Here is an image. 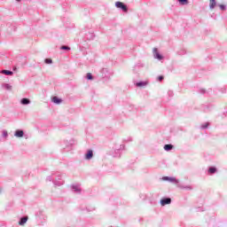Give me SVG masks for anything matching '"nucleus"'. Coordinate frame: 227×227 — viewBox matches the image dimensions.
I'll use <instances>...</instances> for the list:
<instances>
[{"label":"nucleus","mask_w":227,"mask_h":227,"mask_svg":"<svg viewBox=\"0 0 227 227\" xmlns=\"http://www.w3.org/2000/svg\"><path fill=\"white\" fill-rule=\"evenodd\" d=\"M115 6L117 8H120L121 10H122L123 12H128V8L127 5H125L122 2H116L115 3Z\"/></svg>","instance_id":"nucleus-1"},{"label":"nucleus","mask_w":227,"mask_h":227,"mask_svg":"<svg viewBox=\"0 0 227 227\" xmlns=\"http://www.w3.org/2000/svg\"><path fill=\"white\" fill-rule=\"evenodd\" d=\"M2 74H4L5 75H13V72L8 70H3Z\"/></svg>","instance_id":"nucleus-10"},{"label":"nucleus","mask_w":227,"mask_h":227,"mask_svg":"<svg viewBox=\"0 0 227 227\" xmlns=\"http://www.w3.org/2000/svg\"><path fill=\"white\" fill-rule=\"evenodd\" d=\"M207 125L204 126L203 129H207Z\"/></svg>","instance_id":"nucleus-22"},{"label":"nucleus","mask_w":227,"mask_h":227,"mask_svg":"<svg viewBox=\"0 0 227 227\" xmlns=\"http://www.w3.org/2000/svg\"><path fill=\"white\" fill-rule=\"evenodd\" d=\"M16 1L20 2V0H16Z\"/></svg>","instance_id":"nucleus-23"},{"label":"nucleus","mask_w":227,"mask_h":227,"mask_svg":"<svg viewBox=\"0 0 227 227\" xmlns=\"http://www.w3.org/2000/svg\"><path fill=\"white\" fill-rule=\"evenodd\" d=\"M137 86H146V82H138Z\"/></svg>","instance_id":"nucleus-17"},{"label":"nucleus","mask_w":227,"mask_h":227,"mask_svg":"<svg viewBox=\"0 0 227 227\" xmlns=\"http://www.w3.org/2000/svg\"><path fill=\"white\" fill-rule=\"evenodd\" d=\"M87 79H89V81H93V75H91V73L87 74Z\"/></svg>","instance_id":"nucleus-14"},{"label":"nucleus","mask_w":227,"mask_h":227,"mask_svg":"<svg viewBox=\"0 0 227 227\" xmlns=\"http://www.w3.org/2000/svg\"><path fill=\"white\" fill-rule=\"evenodd\" d=\"M178 2L180 3V4H189L188 0H178Z\"/></svg>","instance_id":"nucleus-13"},{"label":"nucleus","mask_w":227,"mask_h":227,"mask_svg":"<svg viewBox=\"0 0 227 227\" xmlns=\"http://www.w3.org/2000/svg\"><path fill=\"white\" fill-rule=\"evenodd\" d=\"M27 216L22 217L19 222L20 226H24L27 223Z\"/></svg>","instance_id":"nucleus-5"},{"label":"nucleus","mask_w":227,"mask_h":227,"mask_svg":"<svg viewBox=\"0 0 227 227\" xmlns=\"http://www.w3.org/2000/svg\"><path fill=\"white\" fill-rule=\"evenodd\" d=\"M29 99H27V98H23L22 100H21V104H23V106H26V105H27V104H29Z\"/></svg>","instance_id":"nucleus-11"},{"label":"nucleus","mask_w":227,"mask_h":227,"mask_svg":"<svg viewBox=\"0 0 227 227\" xmlns=\"http://www.w3.org/2000/svg\"><path fill=\"white\" fill-rule=\"evenodd\" d=\"M85 159L87 160H90V159H93V151L89 150L88 153L85 155Z\"/></svg>","instance_id":"nucleus-4"},{"label":"nucleus","mask_w":227,"mask_h":227,"mask_svg":"<svg viewBox=\"0 0 227 227\" xmlns=\"http://www.w3.org/2000/svg\"><path fill=\"white\" fill-rule=\"evenodd\" d=\"M163 80H164V76H159V77H158V81L160 82V81H163Z\"/></svg>","instance_id":"nucleus-18"},{"label":"nucleus","mask_w":227,"mask_h":227,"mask_svg":"<svg viewBox=\"0 0 227 227\" xmlns=\"http://www.w3.org/2000/svg\"><path fill=\"white\" fill-rule=\"evenodd\" d=\"M171 203V200L169 198L162 199L160 200L161 207H165V205H169Z\"/></svg>","instance_id":"nucleus-2"},{"label":"nucleus","mask_w":227,"mask_h":227,"mask_svg":"<svg viewBox=\"0 0 227 227\" xmlns=\"http://www.w3.org/2000/svg\"><path fill=\"white\" fill-rule=\"evenodd\" d=\"M164 150H166V152H169V150H173V145H165Z\"/></svg>","instance_id":"nucleus-9"},{"label":"nucleus","mask_w":227,"mask_h":227,"mask_svg":"<svg viewBox=\"0 0 227 227\" xmlns=\"http://www.w3.org/2000/svg\"><path fill=\"white\" fill-rule=\"evenodd\" d=\"M45 63H47L48 65H51V63H52V59H45Z\"/></svg>","instance_id":"nucleus-16"},{"label":"nucleus","mask_w":227,"mask_h":227,"mask_svg":"<svg viewBox=\"0 0 227 227\" xmlns=\"http://www.w3.org/2000/svg\"><path fill=\"white\" fill-rule=\"evenodd\" d=\"M60 49L62 51H70V47H68V46H61Z\"/></svg>","instance_id":"nucleus-15"},{"label":"nucleus","mask_w":227,"mask_h":227,"mask_svg":"<svg viewBox=\"0 0 227 227\" xmlns=\"http://www.w3.org/2000/svg\"><path fill=\"white\" fill-rule=\"evenodd\" d=\"M215 0H209V7L211 10H214L215 8Z\"/></svg>","instance_id":"nucleus-7"},{"label":"nucleus","mask_w":227,"mask_h":227,"mask_svg":"<svg viewBox=\"0 0 227 227\" xmlns=\"http://www.w3.org/2000/svg\"><path fill=\"white\" fill-rule=\"evenodd\" d=\"M52 102L54 103V104H61V99H59V98H58V97H53L52 98Z\"/></svg>","instance_id":"nucleus-8"},{"label":"nucleus","mask_w":227,"mask_h":227,"mask_svg":"<svg viewBox=\"0 0 227 227\" xmlns=\"http://www.w3.org/2000/svg\"><path fill=\"white\" fill-rule=\"evenodd\" d=\"M219 6H220V9H221V10H225V7H224L223 4H220Z\"/></svg>","instance_id":"nucleus-19"},{"label":"nucleus","mask_w":227,"mask_h":227,"mask_svg":"<svg viewBox=\"0 0 227 227\" xmlns=\"http://www.w3.org/2000/svg\"><path fill=\"white\" fill-rule=\"evenodd\" d=\"M153 55L157 59H162V56L159 54L157 48H153Z\"/></svg>","instance_id":"nucleus-3"},{"label":"nucleus","mask_w":227,"mask_h":227,"mask_svg":"<svg viewBox=\"0 0 227 227\" xmlns=\"http://www.w3.org/2000/svg\"><path fill=\"white\" fill-rule=\"evenodd\" d=\"M14 136L16 137H24V131L23 130H16Z\"/></svg>","instance_id":"nucleus-6"},{"label":"nucleus","mask_w":227,"mask_h":227,"mask_svg":"<svg viewBox=\"0 0 227 227\" xmlns=\"http://www.w3.org/2000/svg\"><path fill=\"white\" fill-rule=\"evenodd\" d=\"M163 180H169V177H168V176L163 177Z\"/></svg>","instance_id":"nucleus-21"},{"label":"nucleus","mask_w":227,"mask_h":227,"mask_svg":"<svg viewBox=\"0 0 227 227\" xmlns=\"http://www.w3.org/2000/svg\"><path fill=\"white\" fill-rule=\"evenodd\" d=\"M4 137H6V136H8V132L7 131H4Z\"/></svg>","instance_id":"nucleus-20"},{"label":"nucleus","mask_w":227,"mask_h":227,"mask_svg":"<svg viewBox=\"0 0 227 227\" xmlns=\"http://www.w3.org/2000/svg\"><path fill=\"white\" fill-rule=\"evenodd\" d=\"M217 171V169L215 168H210L208 169V173H210L211 175H214V173H215Z\"/></svg>","instance_id":"nucleus-12"}]
</instances>
